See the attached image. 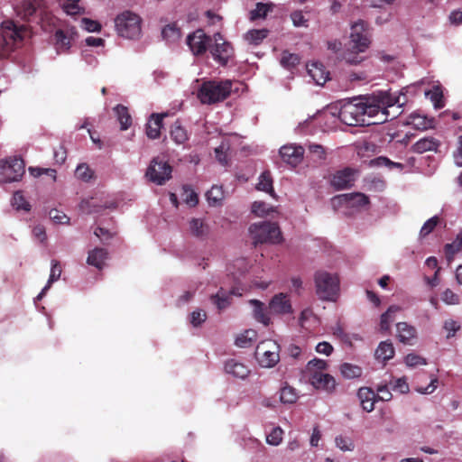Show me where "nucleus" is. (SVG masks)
<instances>
[{"instance_id": "obj_7", "label": "nucleus", "mask_w": 462, "mask_h": 462, "mask_svg": "<svg viewBox=\"0 0 462 462\" xmlns=\"http://www.w3.org/2000/svg\"><path fill=\"white\" fill-rule=\"evenodd\" d=\"M364 111L361 102H347L340 107L338 117L342 123L350 126L376 125V121L366 119V116H364Z\"/></svg>"}, {"instance_id": "obj_1", "label": "nucleus", "mask_w": 462, "mask_h": 462, "mask_svg": "<svg viewBox=\"0 0 462 462\" xmlns=\"http://www.w3.org/2000/svg\"><path fill=\"white\" fill-rule=\"evenodd\" d=\"M398 103V97L393 96L386 91H379L367 97L365 102H361V106L365 110L364 116H366V119L381 124L388 121L390 116L388 107L393 106Z\"/></svg>"}, {"instance_id": "obj_47", "label": "nucleus", "mask_w": 462, "mask_h": 462, "mask_svg": "<svg viewBox=\"0 0 462 462\" xmlns=\"http://www.w3.org/2000/svg\"><path fill=\"white\" fill-rule=\"evenodd\" d=\"M35 11L36 6L31 0L23 1L21 5L17 7L18 15L22 16L23 19H28Z\"/></svg>"}, {"instance_id": "obj_49", "label": "nucleus", "mask_w": 462, "mask_h": 462, "mask_svg": "<svg viewBox=\"0 0 462 462\" xmlns=\"http://www.w3.org/2000/svg\"><path fill=\"white\" fill-rule=\"evenodd\" d=\"M308 149L315 162H321L326 159V151L322 145L311 143L308 146Z\"/></svg>"}, {"instance_id": "obj_61", "label": "nucleus", "mask_w": 462, "mask_h": 462, "mask_svg": "<svg viewBox=\"0 0 462 462\" xmlns=\"http://www.w3.org/2000/svg\"><path fill=\"white\" fill-rule=\"evenodd\" d=\"M441 300L447 303V304H458L459 303V297L453 291L450 289H446L442 295Z\"/></svg>"}, {"instance_id": "obj_63", "label": "nucleus", "mask_w": 462, "mask_h": 462, "mask_svg": "<svg viewBox=\"0 0 462 462\" xmlns=\"http://www.w3.org/2000/svg\"><path fill=\"white\" fill-rule=\"evenodd\" d=\"M444 328H445V330L448 331L447 337L450 338V337H454L456 332L460 329V325L453 319H448V320L445 321Z\"/></svg>"}, {"instance_id": "obj_36", "label": "nucleus", "mask_w": 462, "mask_h": 462, "mask_svg": "<svg viewBox=\"0 0 462 462\" xmlns=\"http://www.w3.org/2000/svg\"><path fill=\"white\" fill-rule=\"evenodd\" d=\"M368 165L370 167H374V168H379V167H387L389 169L395 168L400 171H402L403 169V164H402L400 162H394L385 156H379V157L370 160Z\"/></svg>"}, {"instance_id": "obj_35", "label": "nucleus", "mask_w": 462, "mask_h": 462, "mask_svg": "<svg viewBox=\"0 0 462 462\" xmlns=\"http://www.w3.org/2000/svg\"><path fill=\"white\" fill-rule=\"evenodd\" d=\"M462 249V234L457 236L456 239L450 243L445 245L444 251L447 261L451 263L454 260V256Z\"/></svg>"}, {"instance_id": "obj_19", "label": "nucleus", "mask_w": 462, "mask_h": 462, "mask_svg": "<svg viewBox=\"0 0 462 462\" xmlns=\"http://www.w3.org/2000/svg\"><path fill=\"white\" fill-rule=\"evenodd\" d=\"M362 60H346V68L345 70L350 81L362 82L368 79V71L359 68Z\"/></svg>"}, {"instance_id": "obj_44", "label": "nucleus", "mask_w": 462, "mask_h": 462, "mask_svg": "<svg viewBox=\"0 0 462 462\" xmlns=\"http://www.w3.org/2000/svg\"><path fill=\"white\" fill-rule=\"evenodd\" d=\"M346 200L354 207H364L369 205L370 199L368 196L361 192H354L344 195Z\"/></svg>"}, {"instance_id": "obj_46", "label": "nucleus", "mask_w": 462, "mask_h": 462, "mask_svg": "<svg viewBox=\"0 0 462 462\" xmlns=\"http://www.w3.org/2000/svg\"><path fill=\"white\" fill-rule=\"evenodd\" d=\"M256 331L254 329L245 330L236 339V345L239 347H247L256 338Z\"/></svg>"}, {"instance_id": "obj_20", "label": "nucleus", "mask_w": 462, "mask_h": 462, "mask_svg": "<svg viewBox=\"0 0 462 462\" xmlns=\"http://www.w3.org/2000/svg\"><path fill=\"white\" fill-rule=\"evenodd\" d=\"M396 329L397 337L400 342L411 346L414 344V340L417 338V329L415 327L407 322H399L396 324Z\"/></svg>"}, {"instance_id": "obj_17", "label": "nucleus", "mask_w": 462, "mask_h": 462, "mask_svg": "<svg viewBox=\"0 0 462 462\" xmlns=\"http://www.w3.org/2000/svg\"><path fill=\"white\" fill-rule=\"evenodd\" d=\"M270 311L275 314L284 315L292 313V306L287 294L278 293L269 302Z\"/></svg>"}, {"instance_id": "obj_13", "label": "nucleus", "mask_w": 462, "mask_h": 462, "mask_svg": "<svg viewBox=\"0 0 462 462\" xmlns=\"http://www.w3.org/2000/svg\"><path fill=\"white\" fill-rule=\"evenodd\" d=\"M357 171L346 167L337 171L331 177L330 185L337 190L350 189L355 182Z\"/></svg>"}, {"instance_id": "obj_38", "label": "nucleus", "mask_w": 462, "mask_h": 462, "mask_svg": "<svg viewBox=\"0 0 462 462\" xmlns=\"http://www.w3.org/2000/svg\"><path fill=\"white\" fill-rule=\"evenodd\" d=\"M258 190L264 191L273 196V178L269 171H263L259 177V182L256 185Z\"/></svg>"}, {"instance_id": "obj_48", "label": "nucleus", "mask_w": 462, "mask_h": 462, "mask_svg": "<svg viewBox=\"0 0 462 462\" xmlns=\"http://www.w3.org/2000/svg\"><path fill=\"white\" fill-rule=\"evenodd\" d=\"M13 206L17 210L23 209L25 211H29L31 208L29 202L26 201L25 198L23 197L21 191L14 192L13 197Z\"/></svg>"}, {"instance_id": "obj_43", "label": "nucleus", "mask_w": 462, "mask_h": 462, "mask_svg": "<svg viewBox=\"0 0 462 462\" xmlns=\"http://www.w3.org/2000/svg\"><path fill=\"white\" fill-rule=\"evenodd\" d=\"M229 149H230V145L227 141H222L221 143L217 148H215L216 159L223 166H226L228 164L227 152Z\"/></svg>"}, {"instance_id": "obj_14", "label": "nucleus", "mask_w": 462, "mask_h": 462, "mask_svg": "<svg viewBox=\"0 0 462 462\" xmlns=\"http://www.w3.org/2000/svg\"><path fill=\"white\" fill-rule=\"evenodd\" d=\"M212 42V39L201 29H198L187 37V44L194 55L203 54Z\"/></svg>"}, {"instance_id": "obj_55", "label": "nucleus", "mask_w": 462, "mask_h": 462, "mask_svg": "<svg viewBox=\"0 0 462 462\" xmlns=\"http://www.w3.org/2000/svg\"><path fill=\"white\" fill-rule=\"evenodd\" d=\"M439 219L437 216L432 217L431 218L427 220L420 229V236L424 237V236H428L429 234H430L434 230V228L437 226V225L439 224Z\"/></svg>"}, {"instance_id": "obj_30", "label": "nucleus", "mask_w": 462, "mask_h": 462, "mask_svg": "<svg viewBox=\"0 0 462 462\" xmlns=\"http://www.w3.org/2000/svg\"><path fill=\"white\" fill-rule=\"evenodd\" d=\"M170 136L176 144H184L189 140L187 130L180 125L179 121H176L171 126Z\"/></svg>"}, {"instance_id": "obj_33", "label": "nucleus", "mask_w": 462, "mask_h": 462, "mask_svg": "<svg viewBox=\"0 0 462 462\" xmlns=\"http://www.w3.org/2000/svg\"><path fill=\"white\" fill-rule=\"evenodd\" d=\"M274 8V5L273 3H257L255 8L250 11L249 18L252 21L265 18L269 12H272Z\"/></svg>"}, {"instance_id": "obj_8", "label": "nucleus", "mask_w": 462, "mask_h": 462, "mask_svg": "<svg viewBox=\"0 0 462 462\" xmlns=\"http://www.w3.org/2000/svg\"><path fill=\"white\" fill-rule=\"evenodd\" d=\"M249 231L254 245L263 243L278 244L282 240V233L276 223H255L250 226Z\"/></svg>"}, {"instance_id": "obj_24", "label": "nucleus", "mask_w": 462, "mask_h": 462, "mask_svg": "<svg viewBox=\"0 0 462 462\" xmlns=\"http://www.w3.org/2000/svg\"><path fill=\"white\" fill-rule=\"evenodd\" d=\"M73 31L57 30L54 35L55 47L58 54L64 53L71 46Z\"/></svg>"}, {"instance_id": "obj_60", "label": "nucleus", "mask_w": 462, "mask_h": 462, "mask_svg": "<svg viewBox=\"0 0 462 462\" xmlns=\"http://www.w3.org/2000/svg\"><path fill=\"white\" fill-rule=\"evenodd\" d=\"M62 8L69 15H76L83 13V9L79 5V2H67L63 4Z\"/></svg>"}, {"instance_id": "obj_18", "label": "nucleus", "mask_w": 462, "mask_h": 462, "mask_svg": "<svg viewBox=\"0 0 462 462\" xmlns=\"http://www.w3.org/2000/svg\"><path fill=\"white\" fill-rule=\"evenodd\" d=\"M214 44H209L210 53L214 58H229L232 54L231 44L225 41L223 36L217 32L213 36Z\"/></svg>"}, {"instance_id": "obj_50", "label": "nucleus", "mask_w": 462, "mask_h": 462, "mask_svg": "<svg viewBox=\"0 0 462 462\" xmlns=\"http://www.w3.org/2000/svg\"><path fill=\"white\" fill-rule=\"evenodd\" d=\"M75 174L77 178L84 181H88L93 178V171L86 163L79 164L76 169Z\"/></svg>"}, {"instance_id": "obj_22", "label": "nucleus", "mask_w": 462, "mask_h": 462, "mask_svg": "<svg viewBox=\"0 0 462 462\" xmlns=\"http://www.w3.org/2000/svg\"><path fill=\"white\" fill-rule=\"evenodd\" d=\"M357 397L364 411L371 412L374 410V402L377 399L374 392L371 388H359L357 392Z\"/></svg>"}, {"instance_id": "obj_4", "label": "nucleus", "mask_w": 462, "mask_h": 462, "mask_svg": "<svg viewBox=\"0 0 462 462\" xmlns=\"http://www.w3.org/2000/svg\"><path fill=\"white\" fill-rule=\"evenodd\" d=\"M230 80H208L201 84L198 91V98L202 104L211 105L227 98L231 92Z\"/></svg>"}, {"instance_id": "obj_23", "label": "nucleus", "mask_w": 462, "mask_h": 462, "mask_svg": "<svg viewBox=\"0 0 462 462\" xmlns=\"http://www.w3.org/2000/svg\"><path fill=\"white\" fill-rule=\"evenodd\" d=\"M225 371L236 378L245 379L249 374L250 370L245 364L237 361L236 359H230L225 365Z\"/></svg>"}, {"instance_id": "obj_10", "label": "nucleus", "mask_w": 462, "mask_h": 462, "mask_svg": "<svg viewBox=\"0 0 462 462\" xmlns=\"http://www.w3.org/2000/svg\"><path fill=\"white\" fill-rule=\"evenodd\" d=\"M255 356L262 366L273 367L280 360V346L274 340H263L256 346Z\"/></svg>"}, {"instance_id": "obj_6", "label": "nucleus", "mask_w": 462, "mask_h": 462, "mask_svg": "<svg viewBox=\"0 0 462 462\" xmlns=\"http://www.w3.org/2000/svg\"><path fill=\"white\" fill-rule=\"evenodd\" d=\"M316 292L323 300H334L339 291V280L337 275L325 271L315 273Z\"/></svg>"}, {"instance_id": "obj_62", "label": "nucleus", "mask_w": 462, "mask_h": 462, "mask_svg": "<svg viewBox=\"0 0 462 462\" xmlns=\"http://www.w3.org/2000/svg\"><path fill=\"white\" fill-rule=\"evenodd\" d=\"M409 124L413 125L416 129H427L428 122L426 118L419 115H412L410 117Z\"/></svg>"}, {"instance_id": "obj_12", "label": "nucleus", "mask_w": 462, "mask_h": 462, "mask_svg": "<svg viewBox=\"0 0 462 462\" xmlns=\"http://www.w3.org/2000/svg\"><path fill=\"white\" fill-rule=\"evenodd\" d=\"M171 166L167 162L156 157L152 160L145 175L150 181L157 185H163L171 178Z\"/></svg>"}, {"instance_id": "obj_64", "label": "nucleus", "mask_w": 462, "mask_h": 462, "mask_svg": "<svg viewBox=\"0 0 462 462\" xmlns=\"http://www.w3.org/2000/svg\"><path fill=\"white\" fill-rule=\"evenodd\" d=\"M377 393L378 394L376 395V399L383 402H388L393 397L392 393L389 391L386 384L379 385L377 387Z\"/></svg>"}, {"instance_id": "obj_16", "label": "nucleus", "mask_w": 462, "mask_h": 462, "mask_svg": "<svg viewBox=\"0 0 462 462\" xmlns=\"http://www.w3.org/2000/svg\"><path fill=\"white\" fill-rule=\"evenodd\" d=\"M279 152L284 162L295 167L303 160L304 148L300 145L286 144L281 147Z\"/></svg>"}, {"instance_id": "obj_42", "label": "nucleus", "mask_w": 462, "mask_h": 462, "mask_svg": "<svg viewBox=\"0 0 462 462\" xmlns=\"http://www.w3.org/2000/svg\"><path fill=\"white\" fill-rule=\"evenodd\" d=\"M208 202L210 206L218 205L224 199V191L221 186H213L210 190L206 193Z\"/></svg>"}, {"instance_id": "obj_9", "label": "nucleus", "mask_w": 462, "mask_h": 462, "mask_svg": "<svg viewBox=\"0 0 462 462\" xmlns=\"http://www.w3.org/2000/svg\"><path fill=\"white\" fill-rule=\"evenodd\" d=\"M25 164L22 158L11 156L0 160V182L18 181L25 172Z\"/></svg>"}, {"instance_id": "obj_29", "label": "nucleus", "mask_w": 462, "mask_h": 462, "mask_svg": "<svg viewBox=\"0 0 462 462\" xmlns=\"http://www.w3.org/2000/svg\"><path fill=\"white\" fill-rule=\"evenodd\" d=\"M235 294L234 290L226 292L223 288H221L215 295L210 297V300L219 310H222L230 305L232 295Z\"/></svg>"}, {"instance_id": "obj_59", "label": "nucleus", "mask_w": 462, "mask_h": 462, "mask_svg": "<svg viewBox=\"0 0 462 462\" xmlns=\"http://www.w3.org/2000/svg\"><path fill=\"white\" fill-rule=\"evenodd\" d=\"M207 319V314L202 310H194L190 314V322L194 327L200 326Z\"/></svg>"}, {"instance_id": "obj_28", "label": "nucleus", "mask_w": 462, "mask_h": 462, "mask_svg": "<svg viewBox=\"0 0 462 462\" xmlns=\"http://www.w3.org/2000/svg\"><path fill=\"white\" fill-rule=\"evenodd\" d=\"M394 347L391 341H383L379 344L378 347L375 350L374 356L375 358L381 360L383 363H386L388 360L392 359L394 356Z\"/></svg>"}, {"instance_id": "obj_15", "label": "nucleus", "mask_w": 462, "mask_h": 462, "mask_svg": "<svg viewBox=\"0 0 462 462\" xmlns=\"http://www.w3.org/2000/svg\"><path fill=\"white\" fill-rule=\"evenodd\" d=\"M306 69L317 85H323L329 79V71L320 60H310L306 63Z\"/></svg>"}, {"instance_id": "obj_41", "label": "nucleus", "mask_w": 462, "mask_h": 462, "mask_svg": "<svg viewBox=\"0 0 462 462\" xmlns=\"http://www.w3.org/2000/svg\"><path fill=\"white\" fill-rule=\"evenodd\" d=\"M400 310V307L392 305L381 315L380 328L382 331H388L393 321V315Z\"/></svg>"}, {"instance_id": "obj_54", "label": "nucleus", "mask_w": 462, "mask_h": 462, "mask_svg": "<svg viewBox=\"0 0 462 462\" xmlns=\"http://www.w3.org/2000/svg\"><path fill=\"white\" fill-rule=\"evenodd\" d=\"M404 361L405 364L410 367L427 365V361L424 357L413 353L408 354L405 356Z\"/></svg>"}, {"instance_id": "obj_37", "label": "nucleus", "mask_w": 462, "mask_h": 462, "mask_svg": "<svg viewBox=\"0 0 462 462\" xmlns=\"http://www.w3.org/2000/svg\"><path fill=\"white\" fill-rule=\"evenodd\" d=\"M61 274V267L58 261L52 260L51 261V274L48 280L47 284L42 289V292L38 295V298H42V295L51 288V284L58 281Z\"/></svg>"}, {"instance_id": "obj_25", "label": "nucleus", "mask_w": 462, "mask_h": 462, "mask_svg": "<svg viewBox=\"0 0 462 462\" xmlns=\"http://www.w3.org/2000/svg\"><path fill=\"white\" fill-rule=\"evenodd\" d=\"M190 234L199 239H205L209 234V226L202 218L193 217L189 221Z\"/></svg>"}, {"instance_id": "obj_26", "label": "nucleus", "mask_w": 462, "mask_h": 462, "mask_svg": "<svg viewBox=\"0 0 462 462\" xmlns=\"http://www.w3.org/2000/svg\"><path fill=\"white\" fill-rule=\"evenodd\" d=\"M107 256L108 253L105 248L96 247L88 252L87 263L98 270H102Z\"/></svg>"}, {"instance_id": "obj_3", "label": "nucleus", "mask_w": 462, "mask_h": 462, "mask_svg": "<svg viewBox=\"0 0 462 462\" xmlns=\"http://www.w3.org/2000/svg\"><path fill=\"white\" fill-rule=\"evenodd\" d=\"M328 369V363L319 358H314L308 362L304 377L317 390L325 391L331 393L337 387L335 378L329 374L325 373Z\"/></svg>"}, {"instance_id": "obj_31", "label": "nucleus", "mask_w": 462, "mask_h": 462, "mask_svg": "<svg viewBox=\"0 0 462 462\" xmlns=\"http://www.w3.org/2000/svg\"><path fill=\"white\" fill-rule=\"evenodd\" d=\"M114 111L120 123L121 130H127L132 125V117L129 114L128 108L123 105H117Z\"/></svg>"}, {"instance_id": "obj_51", "label": "nucleus", "mask_w": 462, "mask_h": 462, "mask_svg": "<svg viewBox=\"0 0 462 462\" xmlns=\"http://www.w3.org/2000/svg\"><path fill=\"white\" fill-rule=\"evenodd\" d=\"M80 26L88 32H97L102 28L101 24L97 21L89 18H82L80 21Z\"/></svg>"}, {"instance_id": "obj_34", "label": "nucleus", "mask_w": 462, "mask_h": 462, "mask_svg": "<svg viewBox=\"0 0 462 462\" xmlns=\"http://www.w3.org/2000/svg\"><path fill=\"white\" fill-rule=\"evenodd\" d=\"M299 398L298 393L295 388L285 383L281 388L280 392V402L284 404H292L297 402Z\"/></svg>"}, {"instance_id": "obj_11", "label": "nucleus", "mask_w": 462, "mask_h": 462, "mask_svg": "<svg viewBox=\"0 0 462 462\" xmlns=\"http://www.w3.org/2000/svg\"><path fill=\"white\" fill-rule=\"evenodd\" d=\"M351 48L356 52H364L370 45V33L366 23L358 20L351 25Z\"/></svg>"}, {"instance_id": "obj_27", "label": "nucleus", "mask_w": 462, "mask_h": 462, "mask_svg": "<svg viewBox=\"0 0 462 462\" xmlns=\"http://www.w3.org/2000/svg\"><path fill=\"white\" fill-rule=\"evenodd\" d=\"M440 143L432 136L424 137L417 141L412 146L411 151L416 153H424L426 152L437 151Z\"/></svg>"}, {"instance_id": "obj_5", "label": "nucleus", "mask_w": 462, "mask_h": 462, "mask_svg": "<svg viewBox=\"0 0 462 462\" xmlns=\"http://www.w3.org/2000/svg\"><path fill=\"white\" fill-rule=\"evenodd\" d=\"M142 18L132 11H124L115 19L116 29L123 38L138 40L142 35Z\"/></svg>"}, {"instance_id": "obj_32", "label": "nucleus", "mask_w": 462, "mask_h": 462, "mask_svg": "<svg viewBox=\"0 0 462 462\" xmlns=\"http://www.w3.org/2000/svg\"><path fill=\"white\" fill-rule=\"evenodd\" d=\"M250 303L254 307V317L258 321L263 323L265 326L270 324V317L266 313L264 310V304L258 300H251Z\"/></svg>"}, {"instance_id": "obj_39", "label": "nucleus", "mask_w": 462, "mask_h": 462, "mask_svg": "<svg viewBox=\"0 0 462 462\" xmlns=\"http://www.w3.org/2000/svg\"><path fill=\"white\" fill-rule=\"evenodd\" d=\"M341 374L346 379L358 378L362 375L363 370L360 366L349 363L340 365Z\"/></svg>"}, {"instance_id": "obj_21", "label": "nucleus", "mask_w": 462, "mask_h": 462, "mask_svg": "<svg viewBox=\"0 0 462 462\" xmlns=\"http://www.w3.org/2000/svg\"><path fill=\"white\" fill-rule=\"evenodd\" d=\"M167 114H152L146 124V135L150 139H157L160 137L161 129L162 127V120Z\"/></svg>"}, {"instance_id": "obj_56", "label": "nucleus", "mask_w": 462, "mask_h": 462, "mask_svg": "<svg viewBox=\"0 0 462 462\" xmlns=\"http://www.w3.org/2000/svg\"><path fill=\"white\" fill-rule=\"evenodd\" d=\"M335 442L337 447L343 451H351L355 447L351 439L343 436L337 437Z\"/></svg>"}, {"instance_id": "obj_57", "label": "nucleus", "mask_w": 462, "mask_h": 462, "mask_svg": "<svg viewBox=\"0 0 462 462\" xmlns=\"http://www.w3.org/2000/svg\"><path fill=\"white\" fill-rule=\"evenodd\" d=\"M252 211L257 216L263 217L269 214L271 208L263 201H254L252 205Z\"/></svg>"}, {"instance_id": "obj_53", "label": "nucleus", "mask_w": 462, "mask_h": 462, "mask_svg": "<svg viewBox=\"0 0 462 462\" xmlns=\"http://www.w3.org/2000/svg\"><path fill=\"white\" fill-rule=\"evenodd\" d=\"M182 197L184 201L190 207H195L199 203V197L197 193L188 186H183Z\"/></svg>"}, {"instance_id": "obj_2", "label": "nucleus", "mask_w": 462, "mask_h": 462, "mask_svg": "<svg viewBox=\"0 0 462 462\" xmlns=\"http://www.w3.org/2000/svg\"><path fill=\"white\" fill-rule=\"evenodd\" d=\"M31 37V32L25 25L15 23L12 20L1 23L0 58L21 48Z\"/></svg>"}, {"instance_id": "obj_40", "label": "nucleus", "mask_w": 462, "mask_h": 462, "mask_svg": "<svg viewBox=\"0 0 462 462\" xmlns=\"http://www.w3.org/2000/svg\"><path fill=\"white\" fill-rule=\"evenodd\" d=\"M162 36L168 42H175L180 37V31L175 23H170L163 27Z\"/></svg>"}, {"instance_id": "obj_52", "label": "nucleus", "mask_w": 462, "mask_h": 462, "mask_svg": "<svg viewBox=\"0 0 462 462\" xmlns=\"http://www.w3.org/2000/svg\"><path fill=\"white\" fill-rule=\"evenodd\" d=\"M282 435L283 430L280 427L274 428L270 434L267 435L266 441L270 445L278 446L282 440Z\"/></svg>"}, {"instance_id": "obj_45", "label": "nucleus", "mask_w": 462, "mask_h": 462, "mask_svg": "<svg viewBox=\"0 0 462 462\" xmlns=\"http://www.w3.org/2000/svg\"><path fill=\"white\" fill-rule=\"evenodd\" d=\"M268 35V30H251L245 34V39L252 44L257 45Z\"/></svg>"}, {"instance_id": "obj_58", "label": "nucleus", "mask_w": 462, "mask_h": 462, "mask_svg": "<svg viewBox=\"0 0 462 462\" xmlns=\"http://www.w3.org/2000/svg\"><path fill=\"white\" fill-rule=\"evenodd\" d=\"M292 23L296 27H307L308 20L305 19L301 11H294L291 14Z\"/></svg>"}]
</instances>
